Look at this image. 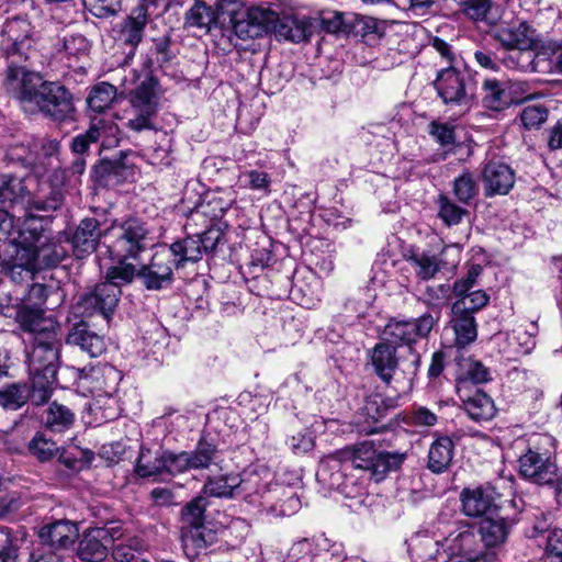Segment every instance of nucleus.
I'll list each match as a JSON object with an SVG mask.
<instances>
[{"mask_svg": "<svg viewBox=\"0 0 562 562\" xmlns=\"http://www.w3.org/2000/svg\"><path fill=\"white\" fill-rule=\"evenodd\" d=\"M454 454V442L448 436H438L428 451L427 468L432 473H442L451 464Z\"/></svg>", "mask_w": 562, "mask_h": 562, "instance_id": "7c9ffc66", "label": "nucleus"}, {"mask_svg": "<svg viewBox=\"0 0 562 562\" xmlns=\"http://www.w3.org/2000/svg\"><path fill=\"white\" fill-rule=\"evenodd\" d=\"M29 400L33 401V383L31 387L22 383H13L0 391V405L7 409L16 411L22 407Z\"/></svg>", "mask_w": 562, "mask_h": 562, "instance_id": "a19ab883", "label": "nucleus"}, {"mask_svg": "<svg viewBox=\"0 0 562 562\" xmlns=\"http://www.w3.org/2000/svg\"><path fill=\"white\" fill-rule=\"evenodd\" d=\"M165 452L142 450L136 463V473L142 477L166 473Z\"/></svg>", "mask_w": 562, "mask_h": 562, "instance_id": "a18cd8bd", "label": "nucleus"}, {"mask_svg": "<svg viewBox=\"0 0 562 562\" xmlns=\"http://www.w3.org/2000/svg\"><path fill=\"white\" fill-rule=\"evenodd\" d=\"M126 154L120 153L114 159H102L92 169V177L100 184L108 186L113 181H120L125 177L128 166L125 161Z\"/></svg>", "mask_w": 562, "mask_h": 562, "instance_id": "f704fd0d", "label": "nucleus"}, {"mask_svg": "<svg viewBox=\"0 0 562 562\" xmlns=\"http://www.w3.org/2000/svg\"><path fill=\"white\" fill-rule=\"evenodd\" d=\"M371 361L376 375L387 385L398 375V359L394 346L379 342L371 352Z\"/></svg>", "mask_w": 562, "mask_h": 562, "instance_id": "bb28decb", "label": "nucleus"}, {"mask_svg": "<svg viewBox=\"0 0 562 562\" xmlns=\"http://www.w3.org/2000/svg\"><path fill=\"white\" fill-rule=\"evenodd\" d=\"M481 271H482V269L479 265L472 266L468 270L467 276L464 278H461L453 283V288H452L453 294L456 296L460 297V296H463V295L472 292L471 289L476 283V279L480 276Z\"/></svg>", "mask_w": 562, "mask_h": 562, "instance_id": "69168bd1", "label": "nucleus"}, {"mask_svg": "<svg viewBox=\"0 0 562 562\" xmlns=\"http://www.w3.org/2000/svg\"><path fill=\"white\" fill-rule=\"evenodd\" d=\"M43 422L50 430L61 431L74 424L75 414L67 406L53 402L46 408Z\"/></svg>", "mask_w": 562, "mask_h": 562, "instance_id": "79ce46f5", "label": "nucleus"}, {"mask_svg": "<svg viewBox=\"0 0 562 562\" xmlns=\"http://www.w3.org/2000/svg\"><path fill=\"white\" fill-rule=\"evenodd\" d=\"M279 14L269 7L255 5L247 10L246 18L235 23V32L239 36L259 37L274 31Z\"/></svg>", "mask_w": 562, "mask_h": 562, "instance_id": "f3484780", "label": "nucleus"}, {"mask_svg": "<svg viewBox=\"0 0 562 562\" xmlns=\"http://www.w3.org/2000/svg\"><path fill=\"white\" fill-rule=\"evenodd\" d=\"M201 240L195 236L177 240L170 246L165 247L171 252V258L176 262V269L183 268L188 262H198L202 259Z\"/></svg>", "mask_w": 562, "mask_h": 562, "instance_id": "c9c22d12", "label": "nucleus"}, {"mask_svg": "<svg viewBox=\"0 0 562 562\" xmlns=\"http://www.w3.org/2000/svg\"><path fill=\"white\" fill-rule=\"evenodd\" d=\"M66 342L79 347L92 358L101 356L106 349L104 336L95 333L85 322L77 323L70 328Z\"/></svg>", "mask_w": 562, "mask_h": 562, "instance_id": "a878e982", "label": "nucleus"}, {"mask_svg": "<svg viewBox=\"0 0 562 562\" xmlns=\"http://www.w3.org/2000/svg\"><path fill=\"white\" fill-rule=\"evenodd\" d=\"M12 245H19L24 249L38 271L56 267L67 254L43 218L33 215L26 217L20 225Z\"/></svg>", "mask_w": 562, "mask_h": 562, "instance_id": "39448f33", "label": "nucleus"}, {"mask_svg": "<svg viewBox=\"0 0 562 562\" xmlns=\"http://www.w3.org/2000/svg\"><path fill=\"white\" fill-rule=\"evenodd\" d=\"M180 539L188 558L196 557L202 550L216 542V532L205 524L180 528Z\"/></svg>", "mask_w": 562, "mask_h": 562, "instance_id": "c85d7f7f", "label": "nucleus"}, {"mask_svg": "<svg viewBox=\"0 0 562 562\" xmlns=\"http://www.w3.org/2000/svg\"><path fill=\"white\" fill-rule=\"evenodd\" d=\"M116 98V88L108 82H100L92 87L87 98L88 106L101 113L108 109Z\"/></svg>", "mask_w": 562, "mask_h": 562, "instance_id": "09e8293b", "label": "nucleus"}, {"mask_svg": "<svg viewBox=\"0 0 562 562\" xmlns=\"http://www.w3.org/2000/svg\"><path fill=\"white\" fill-rule=\"evenodd\" d=\"M288 446L295 454L306 453L314 447V439L306 430L299 431L286 440Z\"/></svg>", "mask_w": 562, "mask_h": 562, "instance_id": "774afa93", "label": "nucleus"}, {"mask_svg": "<svg viewBox=\"0 0 562 562\" xmlns=\"http://www.w3.org/2000/svg\"><path fill=\"white\" fill-rule=\"evenodd\" d=\"M2 34L8 42V65L11 61L19 65L13 60L15 55L26 59L27 52L32 48L34 43L31 23L23 18H13L5 22Z\"/></svg>", "mask_w": 562, "mask_h": 562, "instance_id": "dca6fc26", "label": "nucleus"}, {"mask_svg": "<svg viewBox=\"0 0 562 562\" xmlns=\"http://www.w3.org/2000/svg\"><path fill=\"white\" fill-rule=\"evenodd\" d=\"M462 512L468 517H481L496 507V492L491 486L463 488L460 494Z\"/></svg>", "mask_w": 562, "mask_h": 562, "instance_id": "aec40b11", "label": "nucleus"}, {"mask_svg": "<svg viewBox=\"0 0 562 562\" xmlns=\"http://www.w3.org/2000/svg\"><path fill=\"white\" fill-rule=\"evenodd\" d=\"M237 474L226 473L209 476L202 487L201 494L209 499V497L216 498H234L238 497L237 494Z\"/></svg>", "mask_w": 562, "mask_h": 562, "instance_id": "473e14b6", "label": "nucleus"}, {"mask_svg": "<svg viewBox=\"0 0 562 562\" xmlns=\"http://www.w3.org/2000/svg\"><path fill=\"white\" fill-rule=\"evenodd\" d=\"M459 375L457 379V387L464 386L468 383L480 384L491 380L490 370L479 360L473 358H463L458 362Z\"/></svg>", "mask_w": 562, "mask_h": 562, "instance_id": "e433bc0d", "label": "nucleus"}, {"mask_svg": "<svg viewBox=\"0 0 562 562\" xmlns=\"http://www.w3.org/2000/svg\"><path fill=\"white\" fill-rule=\"evenodd\" d=\"M90 12L97 18H109L121 10V0H86Z\"/></svg>", "mask_w": 562, "mask_h": 562, "instance_id": "e2e57ef3", "label": "nucleus"}, {"mask_svg": "<svg viewBox=\"0 0 562 562\" xmlns=\"http://www.w3.org/2000/svg\"><path fill=\"white\" fill-rule=\"evenodd\" d=\"M237 494L247 503L263 508L265 495L271 494L273 484L268 471H245L237 474Z\"/></svg>", "mask_w": 562, "mask_h": 562, "instance_id": "a211bd4d", "label": "nucleus"}, {"mask_svg": "<svg viewBox=\"0 0 562 562\" xmlns=\"http://www.w3.org/2000/svg\"><path fill=\"white\" fill-rule=\"evenodd\" d=\"M519 474L536 484L558 483V469L547 454L529 449L519 458Z\"/></svg>", "mask_w": 562, "mask_h": 562, "instance_id": "2eb2a0df", "label": "nucleus"}, {"mask_svg": "<svg viewBox=\"0 0 562 562\" xmlns=\"http://www.w3.org/2000/svg\"><path fill=\"white\" fill-rule=\"evenodd\" d=\"M262 512L272 517H289L301 508V501L291 488L273 484L271 494L265 495Z\"/></svg>", "mask_w": 562, "mask_h": 562, "instance_id": "4be33fe9", "label": "nucleus"}, {"mask_svg": "<svg viewBox=\"0 0 562 562\" xmlns=\"http://www.w3.org/2000/svg\"><path fill=\"white\" fill-rule=\"evenodd\" d=\"M514 521L504 517H485L480 521L479 533L484 551H494L503 546L509 536Z\"/></svg>", "mask_w": 562, "mask_h": 562, "instance_id": "393cba45", "label": "nucleus"}, {"mask_svg": "<svg viewBox=\"0 0 562 562\" xmlns=\"http://www.w3.org/2000/svg\"><path fill=\"white\" fill-rule=\"evenodd\" d=\"M407 261L412 266L416 277L420 280H430L440 271L442 259L430 250H411Z\"/></svg>", "mask_w": 562, "mask_h": 562, "instance_id": "72a5a7b5", "label": "nucleus"}, {"mask_svg": "<svg viewBox=\"0 0 562 562\" xmlns=\"http://www.w3.org/2000/svg\"><path fill=\"white\" fill-rule=\"evenodd\" d=\"M467 16L474 21H487L491 0H456Z\"/></svg>", "mask_w": 562, "mask_h": 562, "instance_id": "bf43d9fd", "label": "nucleus"}, {"mask_svg": "<svg viewBox=\"0 0 562 562\" xmlns=\"http://www.w3.org/2000/svg\"><path fill=\"white\" fill-rule=\"evenodd\" d=\"M457 394L468 416L475 422H487L496 415L494 401L481 390L472 392L464 386H458Z\"/></svg>", "mask_w": 562, "mask_h": 562, "instance_id": "6ab92c4d", "label": "nucleus"}, {"mask_svg": "<svg viewBox=\"0 0 562 562\" xmlns=\"http://www.w3.org/2000/svg\"><path fill=\"white\" fill-rule=\"evenodd\" d=\"M548 119V111L541 105H528L521 114L520 120L526 128H537Z\"/></svg>", "mask_w": 562, "mask_h": 562, "instance_id": "680f3d73", "label": "nucleus"}, {"mask_svg": "<svg viewBox=\"0 0 562 562\" xmlns=\"http://www.w3.org/2000/svg\"><path fill=\"white\" fill-rule=\"evenodd\" d=\"M437 204L439 218L449 227L460 224L468 213L465 209L456 204L445 194L438 196Z\"/></svg>", "mask_w": 562, "mask_h": 562, "instance_id": "864d4df0", "label": "nucleus"}, {"mask_svg": "<svg viewBox=\"0 0 562 562\" xmlns=\"http://www.w3.org/2000/svg\"><path fill=\"white\" fill-rule=\"evenodd\" d=\"M529 31V25L520 22L517 25L499 29L496 32V38L505 48H531L532 37Z\"/></svg>", "mask_w": 562, "mask_h": 562, "instance_id": "4c0bfd02", "label": "nucleus"}, {"mask_svg": "<svg viewBox=\"0 0 562 562\" xmlns=\"http://www.w3.org/2000/svg\"><path fill=\"white\" fill-rule=\"evenodd\" d=\"M15 319L24 331L34 336H45L47 331H57V323L45 316V311L41 306L31 304H21L16 311Z\"/></svg>", "mask_w": 562, "mask_h": 562, "instance_id": "5701e85b", "label": "nucleus"}, {"mask_svg": "<svg viewBox=\"0 0 562 562\" xmlns=\"http://www.w3.org/2000/svg\"><path fill=\"white\" fill-rule=\"evenodd\" d=\"M14 254L7 262V274L16 284H22L34 279L38 272L29 255L19 245H12Z\"/></svg>", "mask_w": 562, "mask_h": 562, "instance_id": "2f4dec72", "label": "nucleus"}, {"mask_svg": "<svg viewBox=\"0 0 562 562\" xmlns=\"http://www.w3.org/2000/svg\"><path fill=\"white\" fill-rule=\"evenodd\" d=\"M441 101L451 109L467 112L476 97V81L465 69L448 66L438 71L434 82Z\"/></svg>", "mask_w": 562, "mask_h": 562, "instance_id": "6e6552de", "label": "nucleus"}, {"mask_svg": "<svg viewBox=\"0 0 562 562\" xmlns=\"http://www.w3.org/2000/svg\"><path fill=\"white\" fill-rule=\"evenodd\" d=\"M38 536L43 544L50 549H63L76 541L79 530L75 522L61 519L43 526Z\"/></svg>", "mask_w": 562, "mask_h": 562, "instance_id": "b1692460", "label": "nucleus"}, {"mask_svg": "<svg viewBox=\"0 0 562 562\" xmlns=\"http://www.w3.org/2000/svg\"><path fill=\"white\" fill-rule=\"evenodd\" d=\"M398 405V396L384 397L380 394H372L366 397L363 412L373 422L384 418L389 411Z\"/></svg>", "mask_w": 562, "mask_h": 562, "instance_id": "49530a36", "label": "nucleus"}, {"mask_svg": "<svg viewBox=\"0 0 562 562\" xmlns=\"http://www.w3.org/2000/svg\"><path fill=\"white\" fill-rule=\"evenodd\" d=\"M3 85L25 113H42L58 122L72 119V94L57 81L44 80L38 72L11 61L7 66Z\"/></svg>", "mask_w": 562, "mask_h": 562, "instance_id": "f257e3e1", "label": "nucleus"}, {"mask_svg": "<svg viewBox=\"0 0 562 562\" xmlns=\"http://www.w3.org/2000/svg\"><path fill=\"white\" fill-rule=\"evenodd\" d=\"M60 339L57 331H47L45 336H34L33 347L27 356L33 401L41 405L48 401L57 384Z\"/></svg>", "mask_w": 562, "mask_h": 562, "instance_id": "f03ea898", "label": "nucleus"}, {"mask_svg": "<svg viewBox=\"0 0 562 562\" xmlns=\"http://www.w3.org/2000/svg\"><path fill=\"white\" fill-rule=\"evenodd\" d=\"M428 133L442 147L453 146L456 143V128L451 123L432 121L428 125Z\"/></svg>", "mask_w": 562, "mask_h": 562, "instance_id": "13d9d810", "label": "nucleus"}, {"mask_svg": "<svg viewBox=\"0 0 562 562\" xmlns=\"http://www.w3.org/2000/svg\"><path fill=\"white\" fill-rule=\"evenodd\" d=\"M209 505V499L202 494L188 502L181 509L180 528L204 524L205 510Z\"/></svg>", "mask_w": 562, "mask_h": 562, "instance_id": "c03bdc74", "label": "nucleus"}, {"mask_svg": "<svg viewBox=\"0 0 562 562\" xmlns=\"http://www.w3.org/2000/svg\"><path fill=\"white\" fill-rule=\"evenodd\" d=\"M90 48L88 40L82 34H65L56 44L57 52H64L69 57L87 55Z\"/></svg>", "mask_w": 562, "mask_h": 562, "instance_id": "5fc2aeb1", "label": "nucleus"}, {"mask_svg": "<svg viewBox=\"0 0 562 562\" xmlns=\"http://www.w3.org/2000/svg\"><path fill=\"white\" fill-rule=\"evenodd\" d=\"M175 268L176 262L171 258V252L164 247L153 255L148 263L137 270V277L147 290L159 291L172 284Z\"/></svg>", "mask_w": 562, "mask_h": 562, "instance_id": "f8f14e48", "label": "nucleus"}, {"mask_svg": "<svg viewBox=\"0 0 562 562\" xmlns=\"http://www.w3.org/2000/svg\"><path fill=\"white\" fill-rule=\"evenodd\" d=\"M453 193L463 204H469L477 195L479 187L471 172L465 171L454 179Z\"/></svg>", "mask_w": 562, "mask_h": 562, "instance_id": "6e6d98bb", "label": "nucleus"}, {"mask_svg": "<svg viewBox=\"0 0 562 562\" xmlns=\"http://www.w3.org/2000/svg\"><path fill=\"white\" fill-rule=\"evenodd\" d=\"M189 458V468L191 470L207 469L212 465L220 467L222 462L217 448L204 440H200L192 451H187Z\"/></svg>", "mask_w": 562, "mask_h": 562, "instance_id": "ea45409f", "label": "nucleus"}, {"mask_svg": "<svg viewBox=\"0 0 562 562\" xmlns=\"http://www.w3.org/2000/svg\"><path fill=\"white\" fill-rule=\"evenodd\" d=\"M501 64L508 69L536 71V54L531 48H506L499 55Z\"/></svg>", "mask_w": 562, "mask_h": 562, "instance_id": "58836bf2", "label": "nucleus"}, {"mask_svg": "<svg viewBox=\"0 0 562 562\" xmlns=\"http://www.w3.org/2000/svg\"><path fill=\"white\" fill-rule=\"evenodd\" d=\"M416 562H448V557L441 548V541L423 537L415 547Z\"/></svg>", "mask_w": 562, "mask_h": 562, "instance_id": "de8ad7c7", "label": "nucleus"}, {"mask_svg": "<svg viewBox=\"0 0 562 562\" xmlns=\"http://www.w3.org/2000/svg\"><path fill=\"white\" fill-rule=\"evenodd\" d=\"M450 326L454 333V344L464 348L477 338V325L472 314L464 312V304H452Z\"/></svg>", "mask_w": 562, "mask_h": 562, "instance_id": "cd10ccee", "label": "nucleus"}, {"mask_svg": "<svg viewBox=\"0 0 562 562\" xmlns=\"http://www.w3.org/2000/svg\"><path fill=\"white\" fill-rule=\"evenodd\" d=\"M148 21V4L142 1L122 23L120 40L135 48L142 41Z\"/></svg>", "mask_w": 562, "mask_h": 562, "instance_id": "c756f323", "label": "nucleus"}, {"mask_svg": "<svg viewBox=\"0 0 562 562\" xmlns=\"http://www.w3.org/2000/svg\"><path fill=\"white\" fill-rule=\"evenodd\" d=\"M441 548L451 559H460L458 562H470L479 560L486 551L480 549L479 541L474 530L470 527H459L450 532L441 541Z\"/></svg>", "mask_w": 562, "mask_h": 562, "instance_id": "ddd939ff", "label": "nucleus"}, {"mask_svg": "<svg viewBox=\"0 0 562 562\" xmlns=\"http://www.w3.org/2000/svg\"><path fill=\"white\" fill-rule=\"evenodd\" d=\"M98 143V132L92 125L82 134L72 138L71 150L75 154L83 155L88 151L91 144Z\"/></svg>", "mask_w": 562, "mask_h": 562, "instance_id": "338daca9", "label": "nucleus"}, {"mask_svg": "<svg viewBox=\"0 0 562 562\" xmlns=\"http://www.w3.org/2000/svg\"><path fill=\"white\" fill-rule=\"evenodd\" d=\"M440 318V312L436 311L432 313H425L413 321H398L391 319L383 330L384 342L391 346H408V349L413 356L412 373L415 371V367L419 361V356L413 352L412 344L416 341L418 337H427L434 326Z\"/></svg>", "mask_w": 562, "mask_h": 562, "instance_id": "1a4fd4ad", "label": "nucleus"}, {"mask_svg": "<svg viewBox=\"0 0 562 562\" xmlns=\"http://www.w3.org/2000/svg\"><path fill=\"white\" fill-rule=\"evenodd\" d=\"M29 452L40 462H47L59 451L57 443L42 432H36L27 445Z\"/></svg>", "mask_w": 562, "mask_h": 562, "instance_id": "3c124183", "label": "nucleus"}, {"mask_svg": "<svg viewBox=\"0 0 562 562\" xmlns=\"http://www.w3.org/2000/svg\"><path fill=\"white\" fill-rule=\"evenodd\" d=\"M406 454L391 452L380 449L373 441H362L353 446H348L336 450L327 457L330 462L341 463L346 468L362 470L370 480L381 482L385 476L400 469Z\"/></svg>", "mask_w": 562, "mask_h": 562, "instance_id": "7ed1b4c3", "label": "nucleus"}, {"mask_svg": "<svg viewBox=\"0 0 562 562\" xmlns=\"http://www.w3.org/2000/svg\"><path fill=\"white\" fill-rule=\"evenodd\" d=\"M58 184H43L40 193L32 198L23 179L12 175H0V205L1 209L21 207L26 210L32 207L37 211H56L64 202L63 184L65 172L56 170L54 172Z\"/></svg>", "mask_w": 562, "mask_h": 562, "instance_id": "20e7f679", "label": "nucleus"}, {"mask_svg": "<svg viewBox=\"0 0 562 562\" xmlns=\"http://www.w3.org/2000/svg\"><path fill=\"white\" fill-rule=\"evenodd\" d=\"M122 536V528L117 525L90 528L83 532L77 554L86 562H102Z\"/></svg>", "mask_w": 562, "mask_h": 562, "instance_id": "9b49d317", "label": "nucleus"}, {"mask_svg": "<svg viewBox=\"0 0 562 562\" xmlns=\"http://www.w3.org/2000/svg\"><path fill=\"white\" fill-rule=\"evenodd\" d=\"M481 180L485 196L505 195L513 189L516 175L508 164L492 159L483 164Z\"/></svg>", "mask_w": 562, "mask_h": 562, "instance_id": "4468645a", "label": "nucleus"}, {"mask_svg": "<svg viewBox=\"0 0 562 562\" xmlns=\"http://www.w3.org/2000/svg\"><path fill=\"white\" fill-rule=\"evenodd\" d=\"M490 296L483 290L472 291L460 296L453 304H464V312L474 314L476 311L487 305Z\"/></svg>", "mask_w": 562, "mask_h": 562, "instance_id": "052dcab7", "label": "nucleus"}, {"mask_svg": "<svg viewBox=\"0 0 562 562\" xmlns=\"http://www.w3.org/2000/svg\"><path fill=\"white\" fill-rule=\"evenodd\" d=\"M215 22V11L203 1H196L194 5L187 11L184 16L186 27H196L205 32H209Z\"/></svg>", "mask_w": 562, "mask_h": 562, "instance_id": "37998d69", "label": "nucleus"}, {"mask_svg": "<svg viewBox=\"0 0 562 562\" xmlns=\"http://www.w3.org/2000/svg\"><path fill=\"white\" fill-rule=\"evenodd\" d=\"M98 132V142L101 149L112 148L119 144V126L111 120L99 119L91 123Z\"/></svg>", "mask_w": 562, "mask_h": 562, "instance_id": "4d7b16f0", "label": "nucleus"}, {"mask_svg": "<svg viewBox=\"0 0 562 562\" xmlns=\"http://www.w3.org/2000/svg\"><path fill=\"white\" fill-rule=\"evenodd\" d=\"M483 104L485 108L494 111H501L509 104L505 89L496 79H486L483 82Z\"/></svg>", "mask_w": 562, "mask_h": 562, "instance_id": "8fccbe9b", "label": "nucleus"}, {"mask_svg": "<svg viewBox=\"0 0 562 562\" xmlns=\"http://www.w3.org/2000/svg\"><path fill=\"white\" fill-rule=\"evenodd\" d=\"M165 452V463H166V473L168 474H178L183 473L186 471L191 470L189 468V458L187 451H181L179 453H173L170 451Z\"/></svg>", "mask_w": 562, "mask_h": 562, "instance_id": "0e129e2a", "label": "nucleus"}, {"mask_svg": "<svg viewBox=\"0 0 562 562\" xmlns=\"http://www.w3.org/2000/svg\"><path fill=\"white\" fill-rule=\"evenodd\" d=\"M277 35L293 43H300L307 38V26L303 21L294 18L279 19L274 29Z\"/></svg>", "mask_w": 562, "mask_h": 562, "instance_id": "603ef678", "label": "nucleus"}, {"mask_svg": "<svg viewBox=\"0 0 562 562\" xmlns=\"http://www.w3.org/2000/svg\"><path fill=\"white\" fill-rule=\"evenodd\" d=\"M156 80H143L130 94V109L127 113V127L142 132L153 130V119L158 112V97L155 91Z\"/></svg>", "mask_w": 562, "mask_h": 562, "instance_id": "9d476101", "label": "nucleus"}, {"mask_svg": "<svg viewBox=\"0 0 562 562\" xmlns=\"http://www.w3.org/2000/svg\"><path fill=\"white\" fill-rule=\"evenodd\" d=\"M126 260H113L115 265L108 268L105 281L81 296L78 304L82 314L91 316L99 313L104 318L110 317L122 294L121 288L132 283L137 276L136 267Z\"/></svg>", "mask_w": 562, "mask_h": 562, "instance_id": "423d86ee", "label": "nucleus"}, {"mask_svg": "<svg viewBox=\"0 0 562 562\" xmlns=\"http://www.w3.org/2000/svg\"><path fill=\"white\" fill-rule=\"evenodd\" d=\"M102 236L103 233L100 229L98 220L87 217L80 221L70 237L72 251L76 258L82 259L92 254L97 249Z\"/></svg>", "mask_w": 562, "mask_h": 562, "instance_id": "412c9836", "label": "nucleus"}, {"mask_svg": "<svg viewBox=\"0 0 562 562\" xmlns=\"http://www.w3.org/2000/svg\"><path fill=\"white\" fill-rule=\"evenodd\" d=\"M105 254L112 260L137 259L150 246L145 223L135 217L114 221L103 232Z\"/></svg>", "mask_w": 562, "mask_h": 562, "instance_id": "0eeeda50", "label": "nucleus"}]
</instances>
